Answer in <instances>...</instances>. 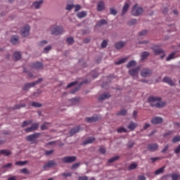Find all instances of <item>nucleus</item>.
Listing matches in <instances>:
<instances>
[{"instance_id":"nucleus-44","label":"nucleus","mask_w":180,"mask_h":180,"mask_svg":"<svg viewBox=\"0 0 180 180\" xmlns=\"http://www.w3.org/2000/svg\"><path fill=\"white\" fill-rule=\"evenodd\" d=\"M117 160H119V156H115L108 160L109 163L115 162V161H117Z\"/></svg>"},{"instance_id":"nucleus-17","label":"nucleus","mask_w":180,"mask_h":180,"mask_svg":"<svg viewBox=\"0 0 180 180\" xmlns=\"http://www.w3.org/2000/svg\"><path fill=\"white\" fill-rule=\"evenodd\" d=\"M129 8H130V4H129V3H125L124 5L122 6L121 16H124V15L127 13V11H129Z\"/></svg>"},{"instance_id":"nucleus-61","label":"nucleus","mask_w":180,"mask_h":180,"mask_svg":"<svg viewBox=\"0 0 180 180\" xmlns=\"http://www.w3.org/2000/svg\"><path fill=\"white\" fill-rule=\"evenodd\" d=\"M127 146H128V148H131L132 147L134 146V142H133V141H129V142L128 143Z\"/></svg>"},{"instance_id":"nucleus-22","label":"nucleus","mask_w":180,"mask_h":180,"mask_svg":"<svg viewBox=\"0 0 180 180\" xmlns=\"http://www.w3.org/2000/svg\"><path fill=\"white\" fill-rule=\"evenodd\" d=\"M95 140V137H89L86 139L85 141L83 142V144L84 146H86V144H92Z\"/></svg>"},{"instance_id":"nucleus-7","label":"nucleus","mask_w":180,"mask_h":180,"mask_svg":"<svg viewBox=\"0 0 180 180\" xmlns=\"http://www.w3.org/2000/svg\"><path fill=\"white\" fill-rule=\"evenodd\" d=\"M77 160V157L75 156H65L62 158L63 162L64 164H70L71 162H74Z\"/></svg>"},{"instance_id":"nucleus-18","label":"nucleus","mask_w":180,"mask_h":180,"mask_svg":"<svg viewBox=\"0 0 180 180\" xmlns=\"http://www.w3.org/2000/svg\"><path fill=\"white\" fill-rule=\"evenodd\" d=\"M162 117H154L151 120L152 124H160L162 122Z\"/></svg>"},{"instance_id":"nucleus-52","label":"nucleus","mask_w":180,"mask_h":180,"mask_svg":"<svg viewBox=\"0 0 180 180\" xmlns=\"http://www.w3.org/2000/svg\"><path fill=\"white\" fill-rule=\"evenodd\" d=\"M106 46H108V41L106 40H103L101 43V47L103 49H105V47H106Z\"/></svg>"},{"instance_id":"nucleus-3","label":"nucleus","mask_w":180,"mask_h":180,"mask_svg":"<svg viewBox=\"0 0 180 180\" xmlns=\"http://www.w3.org/2000/svg\"><path fill=\"white\" fill-rule=\"evenodd\" d=\"M41 135V133L36 132L33 134L27 136L25 137V140L27 141H31L32 144H36V143H37V141H36V139H37L38 137H40Z\"/></svg>"},{"instance_id":"nucleus-46","label":"nucleus","mask_w":180,"mask_h":180,"mask_svg":"<svg viewBox=\"0 0 180 180\" xmlns=\"http://www.w3.org/2000/svg\"><path fill=\"white\" fill-rule=\"evenodd\" d=\"M110 13L114 15H117V11H116L115 8L112 7L110 8Z\"/></svg>"},{"instance_id":"nucleus-14","label":"nucleus","mask_w":180,"mask_h":180,"mask_svg":"<svg viewBox=\"0 0 180 180\" xmlns=\"http://www.w3.org/2000/svg\"><path fill=\"white\" fill-rule=\"evenodd\" d=\"M99 120V116L94 115L92 117H86V122L87 123H92L94 122H98Z\"/></svg>"},{"instance_id":"nucleus-64","label":"nucleus","mask_w":180,"mask_h":180,"mask_svg":"<svg viewBox=\"0 0 180 180\" xmlns=\"http://www.w3.org/2000/svg\"><path fill=\"white\" fill-rule=\"evenodd\" d=\"M78 180H88V176H79Z\"/></svg>"},{"instance_id":"nucleus-24","label":"nucleus","mask_w":180,"mask_h":180,"mask_svg":"<svg viewBox=\"0 0 180 180\" xmlns=\"http://www.w3.org/2000/svg\"><path fill=\"white\" fill-rule=\"evenodd\" d=\"M126 44V42L124 41H119L115 43V48L118 50H120V49H123Z\"/></svg>"},{"instance_id":"nucleus-30","label":"nucleus","mask_w":180,"mask_h":180,"mask_svg":"<svg viewBox=\"0 0 180 180\" xmlns=\"http://www.w3.org/2000/svg\"><path fill=\"white\" fill-rule=\"evenodd\" d=\"M33 123V120H27V121H23L21 127H26L27 126H30V124H32Z\"/></svg>"},{"instance_id":"nucleus-19","label":"nucleus","mask_w":180,"mask_h":180,"mask_svg":"<svg viewBox=\"0 0 180 180\" xmlns=\"http://www.w3.org/2000/svg\"><path fill=\"white\" fill-rule=\"evenodd\" d=\"M105 10V2L103 1H98L97 4V11L98 12H102Z\"/></svg>"},{"instance_id":"nucleus-4","label":"nucleus","mask_w":180,"mask_h":180,"mask_svg":"<svg viewBox=\"0 0 180 180\" xmlns=\"http://www.w3.org/2000/svg\"><path fill=\"white\" fill-rule=\"evenodd\" d=\"M43 81V79L39 78L38 80L34 82H30V83H26L24 86L22 87L23 91H29L30 88H33L34 85H37V84H40Z\"/></svg>"},{"instance_id":"nucleus-28","label":"nucleus","mask_w":180,"mask_h":180,"mask_svg":"<svg viewBox=\"0 0 180 180\" xmlns=\"http://www.w3.org/2000/svg\"><path fill=\"white\" fill-rule=\"evenodd\" d=\"M78 131H79V127L77 126L70 130V134H71V136H74V134H75V133H78Z\"/></svg>"},{"instance_id":"nucleus-11","label":"nucleus","mask_w":180,"mask_h":180,"mask_svg":"<svg viewBox=\"0 0 180 180\" xmlns=\"http://www.w3.org/2000/svg\"><path fill=\"white\" fill-rule=\"evenodd\" d=\"M168 176H171L172 180H179L180 179V175L179 174L177 173H172V174H169L163 176L164 179L168 178Z\"/></svg>"},{"instance_id":"nucleus-49","label":"nucleus","mask_w":180,"mask_h":180,"mask_svg":"<svg viewBox=\"0 0 180 180\" xmlns=\"http://www.w3.org/2000/svg\"><path fill=\"white\" fill-rule=\"evenodd\" d=\"M52 47L51 46H46L44 49V53H49V51H50V50H51Z\"/></svg>"},{"instance_id":"nucleus-34","label":"nucleus","mask_w":180,"mask_h":180,"mask_svg":"<svg viewBox=\"0 0 180 180\" xmlns=\"http://www.w3.org/2000/svg\"><path fill=\"white\" fill-rule=\"evenodd\" d=\"M41 4H43V1H35L33 3L32 6H34V8H35V9H39Z\"/></svg>"},{"instance_id":"nucleus-2","label":"nucleus","mask_w":180,"mask_h":180,"mask_svg":"<svg viewBox=\"0 0 180 180\" xmlns=\"http://www.w3.org/2000/svg\"><path fill=\"white\" fill-rule=\"evenodd\" d=\"M50 30L51 34H54L55 36H58V34H63L64 33V30H63V27L61 26L52 25Z\"/></svg>"},{"instance_id":"nucleus-54","label":"nucleus","mask_w":180,"mask_h":180,"mask_svg":"<svg viewBox=\"0 0 180 180\" xmlns=\"http://www.w3.org/2000/svg\"><path fill=\"white\" fill-rule=\"evenodd\" d=\"M169 147V146L168 144L165 146L163 149L162 150L161 153H167V151L168 150Z\"/></svg>"},{"instance_id":"nucleus-43","label":"nucleus","mask_w":180,"mask_h":180,"mask_svg":"<svg viewBox=\"0 0 180 180\" xmlns=\"http://www.w3.org/2000/svg\"><path fill=\"white\" fill-rule=\"evenodd\" d=\"M20 108H26V103L24 104H18V105H15L14 106V109H20Z\"/></svg>"},{"instance_id":"nucleus-31","label":"nucleus","mask_w":180,"mask_h":180,"mask_svg":"<svg viewBox=\"0 0 180 180\" xmlns=\"http://www.w3.org/2000/svg\"><path fill=\"white\" fill-rule=\"evenodd\" d=\"M13 58H15V61H18V60H20V58H22V55L19 52L15 51L13 53Z\"/></svg>"},{"instance_id":"nucleus-39","label":"nucleus","mask_w":180,"mask_h":180,"mask_svg":"<svg viewBox=\"0 0 180 180\" xmlns=\"http://www.w3.org/2000/svg\"><path fill=\"white\" fill-rule=\"evenodd\" d=\"M31 106H33L34 108H41V103L39 102H32Z\"/></svg>"},{"instance_id":"nucleus-38","label":"nucleus","mask_w":180,"mask_h":180,"mask_svg":"<svg viewBox=\"0 0 180 180\" xmlns=\"http://www.w3.org/2000/svg\"><path fill=\"white\" fill-rule=\"evenodd\" d=\"M136 168H137V164L136 163H131L129 167H128V169L129 171H133V169H136Z\"/></svg>"},{"instance_id":"nucleus-1","label":"nucleus","mask_w":180,"mask_h":180,"mask_svg":"<svg viewBox=\"0 0 180 180\" xmlns=\"http://www.w3.org/2000/svg\"><path fill=\"white\" fill-rule=\"evenodd\" d=\"M162 98L158 96H150L148 98V102L150 103L152 108H161L165 106V102L161 101Z\"/></svg>"},{"instance_id":"nucleus-15","label":"nucleus","mask_w":180,"mask_h":180,"mask_svg":"<svg viewBox=\"0 0 180 180\" xmlns=\"http://www.w3.org/2000/svg\"><path fill=\"white\" fill-rule=\"evenodd\" d=\"M163 82H165V84H167L170 86H175V82H174V81H172V79L170 78L169 77H167V76L163 78Z\"/></svg>"},{"instance_id":"nucleus-33","label":"nucleus","mask_w":180,"mask_h":180,"mask_svg":"<svg viewBox=\"0 0 180 180\" xmlns=\"http://www.w3.org/2000/svg\"><path fill=\"white\" fill-rule=\"evenodd\" d=\"M165 169V166L160 167V169L155 171V175H160V174H162Z\"/></svg>"},{"instance_id":"nucleus-48","label":"nucleus","mask_w":180,"mask_h":180,"mask_svg":"<svg viewBox=\"0 0 180 180\" xmlns=\"http://www.w3.org/2000/svg\"><path fill=\"white\" fill-rule=\"evenodd\" d=\"M126 113H127V110H122L119 112H117V115H119L120 116H124Z\"/></svg>"},{"instance_id":"nucleus-16","label":"nucleus","mask_w":180,"mask_h":180,"mask_svg":"<svg viewBox=\"0 0 180 180\" xmlns=\"http://www.w3.org/2000/svg\"><path fill=\"white\" fill-rule=\"evenodd\" d=\"M139 71H140V67H136L129 70V74L131 75V77H136V75L139 74Z\"/></svg>"},{"instance_id":"nucleus-23","label":"nucleus","mask_w":180,"mask_h":180,"mask_svg":"<svg viewBox=\"0 0 180 180\" xmlns=\"http://www.w3.org/2000/svg\"><path fill=\"white\" fill-rule=\"evenodd\" d=\"M11 41L12 44H18L19 43V36L13 35L11 37Z\"/></svg>"},{"instance_id":"nucleus-26","label":"nucleus","mask_w":180,"mask_h":180,"mask_svg":"<svg viewBox=\"0 0 180 180\" xmlns=\"http://www.w3.org/2000/svg\"><path fill=\"white\" fill-rule=\"evenodd\" d=\"M148 56H150V53L147 51L142 52L141 54V61H144V60H146Z\"/></svg>"},{"instance_id":"nucleus-42","label":"nucleus","mask_w":180,"mask_h":180,"mask_svg":"<svg viewBox=\"0 0 180 180\" xmlns=\"http://www.w3.org/2000/svg\"><path fill=\"white\" fill-rule=\"evenodd\" d=\"M66 41L68 44L71 45L72 43H74V38L70 37L66 39Z\"/></svg>"},{"instance_id":"nucleus-10","label":"nucleus","mask_w":180,"mask_h":180,"mask_svg":"<svg viewBox=\"0 0 180 180\" xmlns=\"http://www.w3.org/2000/svg\"><path fill=\"white\" fill-rule=\"evenodd\" d=\"M153 50L155 56H160V54H162V56H160L161 58H164V57H165V51H164V50L161 49H155V48H153Z\"/></svg>"},{"instance_id":"nucleus-35","label":"nucleus","mask_w":180,"mask_h":180,"mask_svg":"<svg viewBox=\"0 0 180 180\" xmlns=\"http://www.w3.org/2000/svg\"><path fill=\"white\" fill-rule=\"evenodd\" d=\"M0 154H3L4 155L8 156V155H11V154H12V153L8 150H1Z\"/></svg>"},{"instance_id":"nucleus-40","label":"nucleus","mask_w":180,"mask_h":180,"mask_svg":"<svg viewBox=\"0 0 180 180\" xmlns=\"http://www.w3.org/2000/svg\"><path fill=\"white\" fill-rule=\"evenodd\" d=\"M174 57H175V52L170 53L168 56V57L166 58V61H169V60L174 59Z\"/></svg>"},{"instance_id":"nucleus-32","label":"nucleus","mask_w":180,"mask_h":180,"mask_svg":"<svg viewBox=\"0 0 180 180\" xmlns=\"http://www.w3.org/2000/svg\"><path fill=\"white\" fill-rule=\"evenodd\" d=\"M127 61V58H122L120 59L118 61L115 62V65H120V64H123V63H126Z\"/></svg>"},{"instance_id":"nucleus-56","label":"nucleus","mask_w":180,"mask_h":180,"mask_svg":"<svg viewBox=\"0 0 180 180\" xmlns=\"http://www.w3.org/2000/svg\"><path fill=\"white\" fill-rule=\"evenodd\" d=\"M21 174H30L29 170L26 168H23L20 170Z\"/></svg>"},{"instance_id":"nucleus-55","label":"nucleus","mask_w":180,"mask_h":180,"mask_svg":"<svg viewBox=\"0 0 180 180\" xmlns=\"http://www.w3.org/2000/svg\"><path fill=\"white\" fill-rule=\"evenodd\" d=\"M171 134H174V131H168L165 134H164V137H167V136H171Z\"/></svg>"},{"instance_id":"nucleus-50","label":"nucleus","mask_w":180,"mask_h":180,"mask_svg":"<svg viewBox=\"0 0 180 180\" xmlns=\"http://www.w3.org/2000/svg\"><path fill=\"white\" fill-rule=\"evenodd\" d=\"M46 44H47V41L46 40H42L39 42V46H40L41 47H43V46H46Z\"/></svg>"},{"instance_id":"nucleus-62","label":"nucleus","mask_w":180,"mask_h":180,"mask_svg":"<svg viewBox=\"0 0 180 180\" xmlns=\"http://www.w3.org/2000/svg\"><path fill=\"white\" fill-rule=\"evenodd\" d=\"M99 151L101 153V154H105L106 153V149H105L103 147H100Z\"/></svg>"},{"instance_id":"nucleus-58","label":"nucleus","mask_w":180,"mask_h":180,"mask_svg":"<svg viewBox=\"0 0 180 180\" xmlns=\"http://www.w3.org/2000/svg\"><path fill=\"white\" fill-rule=\"evenodd\" d=\"M78 84V82H73L70 83L69 84H68V86H66V88H71V86H74V85Z\"/></svg>"},{"instance_id":"nucleus-25","label":"nucleus","mask_w":180,"mask_h":180,"mask_svg":"<svg viewBox=\"0 0 180 180\" xmlns=\"http://www.w3.org/2000/svg\"><path fill=\"white\" fill-rule=\"evenodd\" d=\"M139 125L137 124V123L134 122H131L129 123V124L128 125V129L129 130H131V131H133V130H134V129H136V127H137Z\"/></svg>"},{"instance_id":"nucleus-53","label":"nucleus","mask_w":180,"mask_h":180,"mask_svg":"<svg viewBox=\"0 0 180 180\" xmlns=\"http://www.w3.org/2000/svg\"><path fill=\"white\" fill-rule=\"evenodd\" d=\"M147 34V30H143L139 33V36H146Z\"/></svg>"},{"instance_id":"nucleus-5","label":"nucleus","mask_w":180,"mask_h":180,"mask_svg":"<svg viewBox=\"0 0 180 180\" xmlns=\"http://www.w3.org/2000/svg\"><path fill=\"white\" fill-rule=\"evenodd\" d=\"M20 33L22 37H27L30 33V26L25 25L20 29Z\"/></svg>"},{"instance_id":"nucleus-8","label":"nucleus","mask_w":180,"mask_h":180,"mask_svg":"<svg viewBox=\"0 0 180 180\" xmlns=\"http://www.w3.org/2000/svg\"><path fill=\"white\" fill-rule=\"evenodd\" d=\"M40 125L39 124V123L37 122H35V123H33L31 127H27L25 129V131L26 133H32V131H36V130H37V129H39V127Z\"/></svg>"},{"instance_id":"nucleus-37","label":"nucleus","mask_w":180,"mask_h":180,"mask_svg":"<svg viewBox=\"0 0 180 180\" xmlns=\"http://www.w3.org/2000/svg\"><path fill=\"white\" fill-rule=\"evenodd\" d=\"M27 164V161H17L15 162V165H20L23 167V165H26Z\"/></svg>"},{"instance_id":"nucleus-45","label":"nucleus","mask_w":180,"mask_h":180,"mask_svg":"<svg viewBox=\"0 0 180 180\" xmlns=\"http://www.w3.org/2000/svg\"><path fill=\"white\" fill-rule=\"evenodd\" d=\"M74 6H75L74 4H67L65 9L66 11H72Z\"/></svg>"},{"instance_id":"nucleus-13","label":"nucleus","mask_w":180,"mask_h":180,"mask_svg":"<svg viewBox=\"0 0 180 180\" xmlns=\"http://www.w3.org/2000/svg\"><path fill=\"white\" fill-rule=\"evenodd\" d=\"M153 74V71L150 69H143L141 72V77H150Z\"/></svg>"},{"instance_id":"nucleus-12","label":"nucleus","mask_w":180,"mask_h":180,"mask_svg":"<svg viewBox=\"0 0 180 180\" xmlns=\"http://www.w3.org/2000/svg\"><path fill=\"white\" fill-rule=\"evenodd\" d=\"M57 165V163L54 160H49L48 161L44 166V169H46V168H53V167H56Z\"/></svg>"},{"instance_id":"nucleus-57","label":"nucleus","mask_w":180,"mask_h":180,"mask_svg":"<svg viewBox=\"0 0 180 180\" xmlns=\"http://www.w3.org/2000/svg\"><path fill=\"white\" fill-rule=\"evenodd\" d=\"M53 153H54V150H46L45 155H51Z\"/></svg>"},{"instance_id":"nucleus-27","label":"nucleus","mask_w":180,"mask_h":180,"mask_svg":"<svg viewBox=\"0 0 180 180\" xmlns=\"http://www.w3.org/2000/svg\"><path fill=\"white\" fill-rule=\"evenodd\" d=\"M86 11H80L77 13V16L79 19H82L86 16Z\"/></svg>"},{"instance_id":"nucleus-63","label":"nucleus","mask_w":180,"mask_h":180,"mask_svg":"<svg viewBox=\"0 0 180 180\" xmlns=\"http://www.w3.org/2000/svg\"><path fill=\"white\" fill-rule=\"evenodd\" d=\"M137 23V20L132 19L129 21V25H136Z\"/></svg>"},{"instance_id":"nucleus-29","label":"nucleus","mask_w":180,"mask_h":180,"mask_svg":"<svg viewBox=\"0 0 180 180\" xmlns=\"http://www.w3.org/2000/svg\"><path fill=\"white\" fill-rule=\"evenodd\" d=\"M103 25H108V21H106V20L105 19H102L98 21L97 23L96 24V26H103Z\"/></svg>"},{"instance_id":"nucleus-41","label":"nucleus","mask_w":180,"mask_h":180,"mask_svg":"<svg viewBox=\"0 0 180 180\" xmlns=\"http://www.w3.org/2000/svg\"><path fill=\"white\" fill-rule=\"evenodd\" d=\"M117 133H127V129L124 127H120L117 129Z\"/></svg>"},{"instance_id":"nucleus-20","label":"nucleus","mask_w":180,"mask_h":180,"mask_svg":"<svg viewBox=\"0 0 180 180\" xmlns=\"http://www.w3.org/2000/svg\"><path fill=\"white\" fill-rule=\"evenodd\" d=\"M32 68H35V70H41L43 68V63L40 62H35L32 64Z\"/></svg>"},{"instance_id":"nucleus-47","label":"nucleus","mask_w":180,"mask_h":180,"mask_svg":"<svg viewBox=\"0 0 180 180\" xmlns=\"http://www.w3.org/2000/svg\"><path fill=\"white\" fill-rule=\"evenodd\" d=\"M172 143H178V141H180V136L179 135L174 136L172 139Z\"/></svg>"},{"instance_id":"nucleus-51","label":"nucleus","mask_w":180,"mask_h":180,"mask_svg":"<svg viewBox=\"0 0 180 180\" xmlns=\"http://www.w3.org/2000/svg\"><path fill=\"white\" fill-rule=\"evenodd\" d=\"M62 176H65V178H68V176H72V172L63 173Z\"/></svg>"},{"instance_id":"nucleus-59","label":"nucleus","mask_w":180,"mask_h":180,"mask_svg":"<svg viewBox=\"0 0 180 180\" xmlns=\"http://www.w3.org/2000/svg\"><path fill=\"white\" fill-rule=\"evenodd\" d=\"M79 167V163H75L72 165L71 169H77Z\"/></svg>"},{"instance_id":"nucleus-9","label":"nucleus","mask_w":180,"mask_h":180,"mask_svg":"<svg viewBox=\"0 0 180 180\" xmlns=\"http://www.w3.org/2000/svg\"><path fill=\"white\" fill-rule=\"evenodd\" d=\"M158 144L157 143H150L147 146V150L148 151H151V153H154V151H157L158 150Z\"/></svg>"},{"instance_id":"nucleus-6","label":"nucleus","mask_w":180,"mask_h":180,"mask_svg":"<svg viewBox=\"0 0 180 180\" xmlns=\"http://www.w3.org/2000/svg\"><path fill=\"white\" fill-rule=\"evenodd\" d=\"M143 13V8L137 7V4H135L132 8V15L134 16H140Z\"/></svg>"},{"instance_id":"nucleus-36","label":"nucleus","mask_w":180,"mask_h":180,"mask_svg":"<svg viewBox=\"0 0 180 180\" xmlns=\"http://www.w3.org/2000/svg\"><path fill=\"white\" fill-rule=\"evenodd\" d=\"M136 61L135 60H131L128 63L127 65V68H131V67H134L136 65Z\"/></svg>"},{"instance_id":"nucleus-60","label":"nucleus","mask_w":180,"mask_h":180,"mask_svg":"<svg viewBox=\"0 0 180 180\" xmlns=\"http://www.w3.org/2000/svg\"><path fill=\"white\" fill-rule=\"evenodd\" d=\"M180 153V144L174 149V154H179Z\"/></svg>"},{"instance_id":"nucleus-21","label":"nucleus","mask_w":180,"mask_h":180,"mask_svg":"<svg viewBox=\"0 0 180 180\" xmlns=\"http://www.w3.org/2000/svg\"><path fill=\"white\" fill-rule=\"evenodd\" d=\"M110 98V94L109 93H104L99 96L98 101H105V99H109Z\"/></svg>"}]
</instances>
